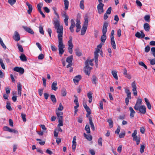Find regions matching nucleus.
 I'll return each mask as SVG.
<instances>
[{
    "mask_svg": "<svg viewBox=\"0 0 155 155\" xmlns=\"http://www.w3.org/2000/svg\"><path fill=\"white\" fill-rule=\"evenodd\" d=\"M54 27L56 29V32L58 34V38H63V28L62 25H60L59 21L56 19L54 22Z\"/></svg>",
    "mask_w": 155,
    "mask_h": 155,
    "instance_id": "1",
    "label": "nucleus"
},
{
    "mask_svg": "<svg viewBox=\"0 0 155 155\" xmlns=\"http://www.w3.org/2000/svg\"><path fill=\"white\" fill-rule=\"evenodd\" d=\"M58 39L59 54L60 55H62L64 52L63 49L65 48V45L63 43V38H58Z\"/></svg>",
    "mask_w": 155,
    "mask_h": 155,
    "instance_id": "2",
    "label": "nucleus"
},
{
    "mask_svg": "<svg viewBox=\"0 0 155 155\" xmlns=\"http://www.w3.org/2000/svg\"><path fill=\"white\" fill-rule=\"evenodd\" d=\"M88 24V19L87 18H85L84 24L81 31V35H84L87 29Z\"/></svg>",
    "mask_w": 155,
    "mask_h": 155,
    "instance_id": "3",
    "label": "nucleus"
},
{
    "mask_svg": "<svg viewBox=\"0 0 155 155\" xmlns=\"http://www.w3.org/2000/svg\"><path fill=\"white\" fill-rule=\"evenodd\" d=\"M134 109L135 110L138 111L139 113L142 114H144L146 113V107L144 105H141Z\"/></svg>",
    "mask_w": 155,
    "mask_h": 155,
    "instance_id": "4",
    "label": "nucleus"
},
{
    "mask_svg": "<svg viewBox=\"0 0 155 155\" xmlns=\"http://www.w3.org/2000/svg\"><path fill=\"white\" fill-rule=\"evenodd\" d=\"M85 66L84 67V72L86 74L89 75L90 73V71L92 68L88 65V61L86 60L85 62Z\"/></svg>",
    "mask_w": 155,
    "mask_h": 155,
    "instance_id": "5",
    "label": "nucleus"
},
{
    "mask_svg": "<svg viewBox=\"0 0 155 155\" xmlns=\"http://www.w3.org/2000/svg\"><path fill=\"white\" fill-rule=\"evenodd\" d=\"M104 4L103 3L99 4L97 6V9L98 13L99 14H101L104 12L103 9V7Z\"/></svg>",
    "mask_w": 155,
    "mask_h": 155,
    "instance_id": "6",
    "label": "nucleus"
},
{
    "mask_svg": "<svg viewBox=\"0 0 155 155\" xmlns=\"http://www.w3.org/2000/svg\"><path fill=\"white\" fill-rule=\"evenodd\" d=\"M132 87V91L133 92L135 96H137V86L135 84V81H134L131 84Z\"/></svg>",
    "mask_w": 155,
    "mask_h": 155,
    "instance_id": "7",
    "label": "nucleus"
},
{
    "mask_svg": "<svg viewBox=\"0 0 155 155\" xmlns=\"http://www.w3.org/2000/svg\"><path fill=\"white\" fill-rule=\"evenodd\" d=\"M13 70L15 71L19 72L21 74H22L24 72V69L21 67H16L13 68Z\"/></svg>",
    "mask_w": 155,
    "mask_h": 155,
    "instance_id": "8",
    "label": "nucleus"
},
{
    "mask_svg": "<svg viewBox=\"0 0 155 155\" xmlns=\"http://www.w3.org/2000/svg\"><path fill=\"white\" fill-rule=\"evenodd\" d=\"M76 137L74 136L73 138V140L72 141V149L73 151L74 152L76 149V146L77 143L76 142Z\"/></svg>",
    "mask_w": 155,
    "mask_h": 155,
    "instance_id": "9",
    "label": "nucleus"
},
{
    "mask_svg": "<svg viewBox=\"0 0 155 155\" xmlns=\"http://www.w3.org/2000/svg\"><path fill=\"white\" fill-rule=\"evenodd\" d=\"M137 130H135L134 131V133L132 134V137L133 138V140L134 141L137 140H138L140 139V137H138L137 135Z\"/></svg>",
    "mask_w": 155,
    "mask_h": 155,
    "instance_id": "10",
    "label": "nucleus"
},
{
    "mask_svg": "<svg viewBox=\"0 0 155 155\" xmlns=\"http://www.w3.org/2000/svg\"><path fill=\"white\" fill-rule=\"evenodd\" d=\"M141 33L139 32H137L135 34V36L138 38H143L145 37V34L143 33V31H140Z\"/></svg>",
    "mask_w": 155,
    "mask_h": 155,
    "instance_id": "11",
    "label": "nucleus"
},
{
    "mask_svg": "<svg viewBox=\"0 0 155 155\" xmlns=\"http://www.w3.org/2000/svg\"><path fill=\"white\" fill-rule=\"evenodd\" d=\"M23 28L24 29L28 32L30 33L32 35H33L34 34V32L33 30L30 28L26 26H23Z\"/></svg>",
    "mask_w": 155,
    "mask_h": 155,
    "instance_id": "12",
    "label": "nucleus"
},
{
    "mask_svg": "<svg viewBox=\"0 0 155 155\" xmlns=\"http://www.w3.org/2000/svg\"><path fill=\"white\" fill-rule=\"evenodd\" d=\"M13 38L16 41H18L20 40V35L17 31L15 32Z\"/></svg>",
    "mask_w": 155,
    "mask_h": 155,
    "instance_id": "13",
    "label": "nucleus"
},
{
    "mask_svg": "<svg viewBox=\"0 0 155 155\" xmlns=\"http://www.w3.org/2000/svg\"><path fill=\"white\" fill-rule=\"evenodd\" d=\"M58 120H61L63 119V113L62 112H60L58 110H56V112Z\"/></svg>",
    "mask_w": 155,
    "mask_h": 155,
    "instance_id": "14",
    "label": "nucleus"
},
{
    "mask_svg": "<svg viewBox=\"0 0 155 155\" xmlns=\"http://www.w3.org/2000/svg\"><path fill=\"white\" fill-rule=\"evenodd\" d=\"M71 25L69 28L71 32L74 31L73 28L74 27L75 25L74 21L73 19H71Z\"/></svg>",
    "mask_w": 155,
    "mask_h": 155,
    "instance_id": "15",
    "label": "nucleus"
},
{
    "mask_svg": "<svg viewBox=\"0 0 155 155\" xmlns=\"http://www.w3.org/2000/svg\"><path fill=\"white\" fill-rule=\"evenodd\" d=\"M108 25V23L107 22H104V23L103 29H102V33L103 34H106L107 30V27Z\"/></svg>",
    "mask_w": 155,
    "mask_h": 155,
    "instance_id": "16",
    "label": "nucleus"
},
{
    "mask_svg": "<svg viewBox=\"0 0 155 155\" xmlns=\"http://www.w3.org/2000/svg\"><path fill=\"white\" fill-rule=\"evenodd\" d=\"M81 75H78L75 76L73 79V81L74 83L78 84L79 81L81 79Z\"/></svg>",
    "mask_w": 155,
    "mask_h": 155,
    "instance_id": "17",
    "label": "nucleus"
},
{
    "mask_svg": "<svg viewBox=\"0 0 155 155\" xmlns=\"http://www.w3.org/2000/svg\"><path fill=\"white\" fill-rule=\"evenodd\" d=\"M123 74L125 76L129 79L131 78V75L127 73V71L126 68H124L123 70Z\"/></svg>",
    "mask_w": 155,
    "mask_h": 155,
    "instance_id": "18",
    "label": "nucleus"
},
{
    "mask_svg": "<svg viewBox=\"0 0 155 155\" xmlns=\"http://www.w3.org/2000/svg\"><path fill=\"white\" fill-rule=\"evenodd\" d=\"M26 4L28 7V14H30L32 11L33 8L32 5L28 2L26 3Z\"/></svg>",
    "mask_w": 155,
    "mask_h": 155,
    "instance_id": "19",
    "label": "nucleus"
},
{
    "mask_svg": "<svg viewBox=\"0 0 155 155\" xmlns=\"http://www.w3.org/2000/svg\"><path fill=\"white\" fill-rule=\"evenodd\" d=\"M142 104V100L141 99H138L137 100V102L135 104V105L134 108L138 107L141 105Z\"/></svg>",
    "mask_w": 155,
    "mask_h": 155,
    "instance_id": "20",
    "label": "nucleus"
},
{
    "mask_svg": "<svg viewBox=\"0 0 155 155\" xmlns=\"http://www.w3.org/2000/svg\"><path fill=\"white\" fill-rule=\"evenodd\" d=\"M57 82L56 81H54L53 82L51 88L52 90L56 91L58 89V87H57Z\"/></svg>",
    "mask_w": 155,
    "mask_h": 155,
    "instance_id": "21",
    "label": "nucleus"
},
{
    "mask_svg": "<svg viewBox=\"0 0 155 155\" xmlns=\"http://www.w3.org/2000/svg\"><path fill=\"white\" fill-rule=\"evenodd\" d=\"M89 123L91 125V129L93 130H95V127L94 125V124L92 122V119L91 117H89Z\"/></svg>",
    "mask_w": 155,
    "mask_h": 155,
    "instance_id": "22",
    "label": "nucleus"
},
{
    "mask_svg": "<svg viewBox=\"0 0 155 155\" xmlns=\"http://www.w3.org/2000/svg\"><path fill=\"white\" fill-rule=\"evenodd\" d=\"M21 87H22V86L19 83V84H18L17 88H18V94L20 96H21Z\"/></svg>",
    "mask_w": 155,
    "mask_h": 155,
    "instance_id": "23",
    "label": "nucleus"
},
{
    "mask_svg": "<svg viewBox=\"0 0 155 155\" xmlns=\"http://www.w3.org/2000/svg\"><path fill=\"white\" fill-rule=\"evenodd\" d=\"M72 38L71 36L69 37V40L68 41V48H73V45L72 43Z\"/></svg>",
    "mask_w": 155,
    "mask_h": 155,
    "instance_id": "24",
    "label": "nucleus"
},
{
    "mask_svg": "<svg viewBox=\"0 0 155 155\" xmlns=\"http://www.w3.org/2000/svg\"><path fill=\"white\" fill-rule=\"evenodd\" d=\"M129 110L130 111V116L131 118H133L134 117V114L135 113V112L132 107H129Z\"/></svg>",
    "mask_w": 155,
    "mask_h": 155,
    "instance_id": "25",
    "label": "nucleus"
},
{
    "mask_svg": "<svg viewBox=\"0 0 155 155\" xmlns=\"http://www.w3.org/2000/svg\"><path fill=\"white\" fill-rule=\"evenodd\" d=\"M144 100L148 108L150 110L151 108V106L150 102L146 98H144Z\"/></svg>",
    "mask_w": 155,
    "mask_h": 155,
    "instance_id": "26",
    "label": "nucleus"
},
{
    "mask_svg": "<svg viewBox=\"0 0 155 155\" xmlns=\"http://www.w3.org/2000/svg\"><path fill=\"white\" fill-rule=\"evenodd\" d=\"M143 28L146 31H150V26L149 25L146 23L144 24Z\"/></svg>",
    "mask_w": 155,
    "mask_h": 155,
    "instance_id": "27",
    "label": "nucleus"
},
{
    "mask_svg": "<svg viewBox=\"0 0 155 155\" xmlns=\"http://www.w3.org/2000/svg\"><path fill=\"white\" fill-rule=\"evenodd\" d=\"M84 137L88 140L91 141L92 140V137L90 134L87 135L85 133L84 134Z\"/></svg>",
    "mask_w": 155,
    "mask_h": 155,
    "instance_id": "28",
    "label": "nucleus"
},
{
    "mask_svg": "<svg viewBox=\"0 0 155 155\" xmlns=\"http://www.w3.org/2000/svg\"><path fill=\"white\" fill-rule=\"evenodd\" d=\"M110 42L112 47L114 49H115L116 48V47L114 38L110 39Z\"/></svg>",
    "mask_w": 155,
    "mask_h": 155,
    "instance_id": "29",
    "label": "nucleus"
},
{
    "mask_svg": "<svg viewBox=\"0 0 155 155\" xmlns=\"http://www.w3.org/2000/svg\"><path fill=\"white\" fill-rule=\"evenodd\" d=\"M20 58L21 60L22 61H27L26 57L24 54H21V55L20 56Z\"/></svg>",
    "mask_w": 155,
    "mask_h": 155,
    "instance_id": "30",
    "label": "nucleus"
},
{
    "mask_svg": "<svg viewBox=\"0 0 155 155\" xmlns=\"http://www.w3.org/2000/svg\"><path fill=\"white\" fill-rule=\"evenodd\" d=\"M114 78L116 80L118 79L117 71H112L111 72Z\"/></svg>",
    "mask_w": 155,
    "mask_h": 155,
    "instance_id": "31",
    "label": "nucleus"
},
{
    "mask_svg": "<svg viewBox=\"0 0 155 155\" xmlns=\"http://www.w3.org/2000/svg\"><path fill=\"white\" fill-rule=\"evenodd\" d=\"M64 9L65 10L68 9L69 6V2L67 0H64Z\"/></svg>",
    "mask_w": 155,
    "mask_h": 155,
    "instance_id": "32",
    "label": "nucleus"
},
{
    "mask_svg": "<svg viewBox=\"0 0 155 155\" xmlns=\"http://www.w3.org/2000/svg\"><path fill=\"white\" fill-rule=\"evenodd\" d=\"M107 37L106 34H103V35L101 36V41L102 42L104 43Z\"/></svg>",
    "mask_w": 155,
    "mask_h": 155,
    "instance_id": "33",
    "label": "nucleus"
},
{
    "mask_svg": "<svg viewBox=\"0 0 155 155\" xmlns=\"http://www.w3.org/2000/svg\"><path fill=\"white\" fill-rule=\"evenodd\" d=\"M73 56L72 55H71L67 58L66 59V61L68 63H71L72 60H73Z\"/></svg>",
    "mask_w": 155,
    "mask_h": 155,
    "instance_id": "34",
    "label": "nucleus"
},
{
    "mask_svg": "<svg viewBox=\"0 0 155 155\" xmlns=\"http://www.w3.org/2000/svg\"><path fill=\"white\" fill-rule=\"evenodd\" d=\"M87 96L89 98V102L90 103L91 102L92 100V94L90 93H88L87 94Z\"/></svg>",
    "mask_w": 155,
    "mask_h": 155,
    "instance_id": "35",
    "label": "nucleus"
},
{
    "mask_svg": "<svg viewBox=\"0 0 155 155\" xmlns=\"http://www.w3.org/2000/svg\"><path fill=\"white\" fill-rule=\"evenodd\" d=\"M51 99L53 103H55L56 102V99L54 95L51 94Z\"/></svg>",
    "mask_w": 155,
    "mask_h": 155,
    "instance_id": "36",
    "label": "nucleus"
},
{
    "mask_svg": "<svg viewBox=\"0 0 155 155\" xmlns=\"http://www.w3.org/2000/svg\"><path fill=\"white\" fill-rule=\"evenodd\" d=\"M80 6L81 9H84V1L83 0H82L80 1Z\"/></svg>",
    "mask_w": 155,
    "mask_h": 155,
    "instance_id": "37",
    "label": "nucleus"
},
{
    "mask_svg": "<svg viewBox=\"0 0 155 155\" xmlns=\"http://www.w3.org/2000/svg\"><path fill=\"white\" fill-rule=\"evenodd\" d=\"M75 54L76 55L78 56H80L81 55V53L79 51L78 48L75 49Z\"/></svg>",
    "mask_w": 155,
    "mask_h": 155,
    "instance_id": "38",
    "label": "nucleus"
},
{
    "mask_svg": "<svg viewBox=\"0 0 155 155\" xmlns=\"http://www.w3.org/2000/svg\"><path fill=\"white\" fill-rule=\"evenodd\" d=\"M97 78L95 76H93L92 77V82L93 84H96V81Z\"/></svg>",
    "mask_w": 155,
    "mask_h": 155,
    "instance_id": "39",
    "label": "nucleus"
},
{
    "mask_svg": "<svg viewBox=\"0 0 155 155\" xmlns=\"http://www.w3.org/2000/svg\"><path fill=\"white\" fill-rule=\"evenodd\" d=\"M17 45L18 47V48L19 51L21 52H23L24 50L22 46L18 43H17Z\"/></svg>",
    "mask_w": 155,
    "mask_h": 155,
    "instance_id": "40",
    "label": "nucleus"
},
{
    "mask_svg": "<svg viewBox=\"0 0 155 155\" xmlns=\"http://www.w3.org/2000/svg\"><path fill=\"white\" fill-rule=\"evenodd\" d=\"M144 19L147 22H149L150 21V16L149 15H145L144 17Z\"/></svg>",
    "mask_w": 155,
    "mask_h": 155,
    "instance_id": "41",
    "label": "nucleus"
},
{
    "mask_svg": "<svg viewBox=\"0 0 155 155\" xmlns=\"http://www.w3.org/2000/svg\"><path fill=\"white\" fill-rule=\"evenodd\" d=\"M85 129L87 131V133H90V127L88 124H87L86 125Z\"/></svg>",
    "mask_w": 155,
    "mask_h": 155,
    "instance_id": "42",
    "label": "nucleus"
},
{
    "mask_svg": "<svg viewBox=\"0 0 155 155\" xmlns=\"http://www.w3.org/2000/svg\"><path fill=\"white\" fill-rule=\"evenodd\" d=\"M39 29L40 33L42 35H44V32L43 29V26L41 25H40L39 27Z\"/></svg>",
    "mask_w": 155,
    "mask_h": 155,
    "instance_id": "43",
    "label": "nucleus"
},
{
    "mask_svg": "<svg viewBox=\"0 0 155 155\" xmlns=\"http://www.w3.org/2000/svg\"><path fill=\"white\" fill-rule=\"evenodd\" d=\"M59 124H58V126L59 127L62 126L63 125V119L58 120Z\"/></svg>",
    "mask_w": 155,
    "mask_h": 155,
    "instance_id": "44",
    "label": "nucleus"
},
{
    "mask_svg": "<svg viewBox=\"0 0 155 155\" xmlns=\"http://www.w3.org/2000/svg\"><path fill=\"white\" fill-rule=\"evenodd\" d=\"M107 121L109 123V126L110 128H112L113 126V122L112 121L111 119H108Z\"/></svg>",
    "mask_w": 155,
    "mask_h": 155,
    "instance_id": "45",
    "label": "nucleus"
},
{
    "mask_svg": "<svg viewBox=\"0 0 155 155\" xmlns=\"http://www.w3.org/2000/svg\"><path fill=\"white\" fill-rule=\"evenodd\" d=\"M94 59L95 60V62L96 63L97 61H98V58L99 56V55L98 54L94 53Z\"/></svg>",
    "mask_w": 155,
    "mask_h": 155,
    "instance_id": "46",
    "label": "nucleus"
},
{
    "mask_svg": "<svg viewBox=\"0 0 155 155\" xmlns=\"http://www.w3.org/2000/svg\"><path fill=\"white\" fill-rule=\"evenodd\" d=\"M43 6V3H39L37 5V7L38 11H40L41 10V8Z\"/></svg>",
    "mask_w": 155,
    "mask_h": 155,
    "instance_id": "47",
    "label": "nucleus"
},
{
    "mask_svg": "<svg viewBox=\"0 0 155 155\" xmlns=\"http://www.w3.org/2000/svg\"><path fill=\"white\" fill-rule=\"evenodd\" d=\"M98 145L101 146H102V138L100 137L99 138L98 140Z\"/></svg>",
    "mask_w": 155,
    "mask_h": 155,
    "instance_id": "48",
    "label": "nucleus"
},
{
    "mask_svg": "<svg viewBox=\"0 0 155 155\" xmlns=\"http://www.w3.org/2000/svg\"><path fill=\"white\" fill-rule=\"evenodd\" d=\"M138 64L140 65L146 69H147V66L144 64L143 62L141 61L139 62Z\"/></svg>",
    "mask_w": 155,
    "mask_h": 155,
    "instance_id": "49",
    "label": "nucleus"
},
{
    "mask_svg": "<svg viewBox=\"0 0 155 155\" xmlns=\"http://www.w3.org/2000/svg\"><path fill=\"white\" fill-rule=\"evenodd\" d=\"M0 64L2 69H5V66L3 63L2 60L1 59H0Z\"/></svg>",
    "mask_w": 155,
    "mask_h": 155,
    "instance_id": "50",
    "label": "nucleus"
},
{
    "mask_svg": "<svg viewBox=\"0 0 155 155\" xmlns=\"http://www.w3.org/2000/svg\"><path fill=\"white\" fill-rule=\"evenodd\" d=\"M145 149V146L144 145H141L140 146V151L141 153H142L144 152V150Z\"/></svg>",
    "mask_w": 155,
    "mask_h": 155,
    "instance_id": "51",
    "label": "nucleus"
},
{
    "mask_svg": "<svg viewBox=\"0 0 155 155\" xmlns=\"http://www.w3.org/2000/svg\"><path fill=\"white\" fill-rule=\"evenodd\" d=\"M6 108L9 110H12V108L11 107L10 104V103L7 102V103Z\"/></svg>",
    "mask_w": 155,
    "mask_h": 155,
    "instance_id": "52",
    "label": "nucleus"
},
{
    "mask_svg": "<svg viewBox=\"0 0 155 155\" xmlns=\"http://www.w3.org/2000/svg\"><path fill=\"white\" fill-rule=\"evenodd\" d=\"M125 135V132L124 131L123 132H121L120 133L119 137L120 138H121L124 137Z\"/></svg>",
    "mask_w": 155,
    "mask_h": 155,
    "instance_id": "53",
    "label": "nucleus"
},
{
    "mask_svg": "<svg viewBox=\"0 0 155 155\" xmlns=\"http://www.w3.org/2000/svg\"><path fill=\"white\" fill-rule=\"evenodd\" d=\"M149 61H150V64L152 65H154L155 64V58L152 59H149Z\"/></svg>",
    "mask_w": 155,
    "mask_h": 155,
    "instance_id": "54",
    "label": "nucleus"
},
{
    "mask_svg": "<svg viewBox=\"0 0 155 155\" xmlns=\"http://www.w3.org/2000/svg\"><path fill=\"white\" fill-rule=\"evenodd\" d=\"M16 2V0H8V2L11 5H14Z\"/></svg>",
    "mask_w": 155,
    "mask_h": 155,
    "instance_id": "55",
    "label": "nucleus"
},
{
    "mask_svg": "<svg viewBox=\"0 0 155 155\" xmlns=\"http://www.w3.org/2000/svg\"><path fill=\"white\" fill-rule=\"evenodd\" d=\"M21 117L23 121L25 122L26 121V119L25 117L26 115L25 114L22 113L21 114Z\"/></svg>",
    "mask_w": 155,
    "mask_h": 155,
    "instance_id": "56",
    "label": "nucleus"
},
{
    "mask_svg": "<svg viewBox=\"0 0 155 155\" xmlns=\"http://www.w3.org/2000/svg\"><path fill=\"white\" fill-rule=\"evenodd\" d=\"M36 140L37 141H40L39 142V144H40L41 145H44L45 143V142L43 141H41V140L39 139H36Z\"/></svg>",
    "mask_w": 155,
    "mask_h": 155,
    "instance_id": "57",
    "label": "nucleus"
},
{
    "mask_svg": "<svg viewBox=\"0 0 155 155\" xmlns=\"http://www.w3.org/2000/svg\"><path fill=\"white\" fill-rule=\"evenodd\" d=\"M64 109V107L62 105L61 103H60L59 105V106L58 108V110H62Z\"/></svg>",
    "mask_w": 155,
    "mask_h": 155,
    "instance_id": "58",
    "label": "nucleus"
},
{
    "mask_svg": "<svg viewBox=\"0 0 155 155\" xmlns=\"http://www.w3.org/2000/svg\"><path fill=\"white\" fill-rule=\"evenodd\" d=\"M9 132L11 133H13L15 134H18V132L17 130L11 128L10 129Z\"/></svg>",
    "mask_w": 155,
    "mask_h": 155,
    "instance_id": "59",
    "label": "nucleus"
},
{
    "mask_svg": "<svg viewBox=\"0 0 155 155\" xmlns=\"http://www.w3.org/2000/svg\"><path fill=\"white\" fill-rule=\"evenodd\" d=\"M10 128L7 126H4L3 127V130L5 131H7L9 132Z\"/></svg>",
    "mask_w": 155,
    "mask_h": 155,
    "instance_id": "60",
    "label": "nucleus"
},
{
    "mask_svg": "<svg viewBox=\"0 0 155 155\" xmlns=\"http://www.w3.org/2000/svg\"><path fill=\"white\" fill-rule=\"evenodd\" d=\"M6 93L7 94H8L10 93V88L9 87H6L5 88Z\"/></svg>",
    "mask_w": 155,
    "mask_h": 155,
    "instance_id": "61",
    "label": "nucleus"
},
{
    "mask_svg": "<svg viewBox=\"0 0 155 155\" xmlns=\"http://www.w3.org/2000/svg\"><path fill=\"white\" fill-rule=\"evenodd\" d=\"M44 55L43 54H41L38 56V58L39 60H42L44 58Z\"/></svg>",
    "mask_w": 155,
    "mask_h": 155,
    "instance_id": "62",
    "label": "nucleus"
},
{
    "mask_svg": "<svg viewBox=\"0 0 155 155\" xmlns=\"http://www.w3.org/2000/svg\"><path fill=\"white\" fill-rule=\"evenodd\" d=\"M136 2L138 6L141 7L142 6L141 3L139 0H137L136 1Z\"/></svg>",
    "mask_w": 155,
    "mask_h": 155,
    "instance_id": "63",
    "label": "nucleus"
},
{
    "mask_svg": "<svg viewBox=\"0 0 155 155\" xmlns=\"http://www.w3.org/2000/svg\"><path fill=\"white\" fill-rule=\"evenodd\" d=\"M111 7H110L107 10L106 13L107 14H110L111 12Z\"/></svg>",
    "mask_w": 155,
    "mask_h": 155,
    "instance_id": "64",
    "label": "nucleus"
}]
</instances>
